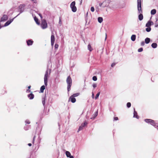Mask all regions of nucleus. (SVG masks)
<instances>
[{
  "label": "nucleus",
  "mask_w": 158,
  "mask_h": 158,
  "mask_svg": "<svg viewBox=\"0 0 158 158\" xmlns=\"http://www.w3.org/2000/svg\"><path fill=\"white\" fill-rule=\"evenodd\" d=\"M34 20L35 21L36 23H37V24L39 25H40V23L39 21V20L35 16L34 17Z\"/></svg>",
  "instance_id": "obj_18"
},
{
  "label": "nucleus",
  "mask_w": 158,
  "mask_h": 158,
  "mask_svg": "<svg viewBox=\"0 0 158 158\" xmlns=\"http://www.w3.org/2000/svg\"><path fill=\"white\" fill-rule=\"evenodd\" d=\"M88 49L90 51H91L93 50V48L91 47L90 45L89 44L88 45Z\"/></svg>",
  "instance_id": "obj_24"
},
{
  "label": "nucleus",
  "mask_w": 158,
  "mask_h": 158,
  "mask_svg": "<svg viewBox=\"0 0 158 158\" xmlns=\"http://www.w3.org/2000/svg\"><path fill=\"white\" fill-rule=\"evenodd\" d=\"M137 9L139 13H142L141 0H137Z\"/></svg>",
  "instance_id": "obj_4"
},
{
  "label": "nucleus",
  "mask_w": 158,
  "mask_h": 158,
  "mask_svg": "<svg viewBox=\"0 0 158 158\" xmlns=\"http://www.w3.org/2000/svg\"><path fill=\"white\" fill-rule=\"evenodd\" d=\"M98 112H96L95 113V114H94V118H95L98 115Z\"/></svg>",
  "instance_id": "obj_40"
},
{
  "label": "nucleus",
  "mask_w": 158,
  "mask_h": 158,
  "mask_svg": "<svg viewBox=\"0 0 158 158\" xmlns=\"http://www.w3.org/2000/svg\"><path fill=\"white\" fill-rule=\"evenodd\" d=\"M79 95H80V93H75V94H73L72 96H73V97L75 98V97H76L78 96Z\"/></svg>",
  "instance_id": "obj_26"
},
{
  "label": "nucleus",
  "mask_w": 158,
  "mask_h": 158,
  "mask_svg": "<svg viewBox=\"0 0 158 158\" xmlns=\"http://www.w3.org/2000/svg\"><path fill=\"white\" fill-rule=\"evenodd\" d=\"M58 45L57 44H55V48L56 49H57L58 48Z\"/></svg>",
  "instance_id": "obj_38"
},
{
  "label": "nucleus",
  "mask_w": 158,
  "mask_h": 158,
  "mask_svg": "<svg viewBox=\"0 0 158 158\" xmlns=\"http://www.w3.org/2000/svg\"><path fill=\"white\" fill-rule=\"evenodd\" d=\"M13 21V19L8 21L4 24V26H6L9 25Z\"/></svg>",
  "instance_id": "obj_12"
},
{
  "label": "nucleus",
  "mask_w": 158,
  "mask_h": 158,
  "mask_svg": "<svg viewBox=\"0 0 158 158\" xmlns=\"http://www.w3.org/2000/svg\"><path fill=\"white\" fill-rule=\"evenodd\" d=\"M61 22V19H60L59 23H60V22Z\"/></svg>",
  "instance_id": "obj_52"
},
{
  "label": "nucleus",
  "mask_w": 158,
  "mask_h": 158,
  "mask_svg": "<svg viewBox=\"0 0 158 158\" xmlns=\"http://www.w3.org/2000/svg\"><path fill=\"white\" fill-rule=\"evenodd\" d=\"M66 155L67 157H69L71 156L70 153L68 151H67L65 152Z\"/></svg>",
  "instance_id": "obj_23"
},
{
  "label": "nucleus",
  "mask_w": 158,
  "mask_h": 158,
  "mask_svg": "<svg viewBox=\"0 0 158 158\" xmlns=\"http://www.w3.org/2000/svg\"><path fill=\"white\" fill-rule=\"evenodd\" d=\"M87 124V123L85 121L84 122V123H82L81 126H82L83 127H84L85 126H86Z\"/></svg>",
  "instance_id": "obj_28"
},
{
  "label": "nucleus",
  "mask_w": 158,
  "mask_h": 158,
  "mask_svg": "<svg viewBox=\"0 0 158 158\" xmlns=\"http://www.w3.org/2000/svg\"><path fill=\"white\" fill-rule=\"evenodd\" d=\"M156 9H153L151 10V14L152 15H154L156 14Z\"/></svg>",
  "instance_id": "obj_21"
},
{
  "label": "nucleus",
  "mask_w": 158,
  "mask_h": 158,
  "mask_svg": "<svg viewBox=\"0 0 158 158\" xmlns=\"http://www.w3.org/2000/svg\"><path fill=\"white\" fill-rule=\"evenodd\" d=\"M152 47L153 48H156L157 47V44L156 43H153L152 44Z\"/></svg>",
  "instance_id": "obj_22"
},
{
  "label": "nucleus",
  "mask_w": 158,
  "mask_h": 158,
  "mask_svg": "<svg viewBox=\"0 0 158 158\" xmlns=\"http://www.w3.org/2000/svg\"><path fill=\"white\" fill-rule=\"evenodd\" d=\"M92 79L94 81H96L97 79V77L95 76L93 77Z\"/></svg>",
  "instance_id": "obj_34"
},
{
  "label": "nucleus",
  "mask_w": 158,
  "mask_h": 158,
  "mask_svg": "<svg viewBox=\"0 0 158 158\" xmlns=\"http://www.w3.org/2000/svg\"><path fill=\"white\" fill-rule=\"evenodd\" d=\"M98 21L100 23H101L103 21V19L102 17H99L98 18Z\"/></svg>",
  "instance_id": "obj_25"
},
{
  "label": "nucleus",
  "mask_w": 158,
  "mask_h": 158,
  "mask_svg": "<svg viewBox=\"0 0 158 158\" xmlns=\"http://www.w3.org/2000/svg\"><path fill=\"white\" fill-rule=\"evenodd\" d=\"M76 2L75 1L73 2L70 4V7L71 8L73 12H75L77 10V8L75 6Z\"/></svg>",
  "instance_id": "obj_2"
},
{
  "label": "nucleus",
  "mask_w": 158,
  "mask_h": 158,
  "mask_svg": "<svg viewBox=\"0 0 158 158\" xmlns=\"http://www.w3.org/2000/svg\"><path fill=\"white\" fill-rule=\"evenodd\" d=\"M48 72L47 70L46 71L44 77V83L45 85L46 86L47 85L48 78Z\"/></svg>",
  "instance_id": "obj_6"
},
{
  "label": "nucleus",
  "mask_w": 158,
  "mask_h": 158,
  "mask_svg": "<svg viewBox=\"0 0 158 158\" xmlns=\"http://www.w3.org/2000/svg\"><path fill=\"white\" fill-rule=\"evenodd\" d=\"M115 65V63H113L111 65V66L113 67H114Z\"/></svg>",
  "instance_id": "obj_45"
},
{
  "label": "nucleus",
  "mask_w": 158,
  "mask_h": 158,
  "mask_svg": "<svg viewBox=\"0 0 158 158\" xmlns=\"http://www.w3.org/2000/svg\"><path fill=\"white\" fill-rule=\"evenodd\" d=\"M151 23H152V21H149L146 25V26L148 27H150L151 25Z\"/></svg>",
  "instance_id": "obj_15"
},
{
  "label": "nucleus",
  "mask_w": 158,
  "mask_h": 158,
  "mask_svg": "<svg viewBox=\"0 0 158 158\" xmlns=\"http://www.w3.org/2000/svg\"><path fill=\"white\" fill-rule=\"evenodd\" d=\"M45 89V86L44 85H43L42 86H41L40 89V91L41 92L43 93Z\"/></svg>",
  "instance_id": "obj_19"
},
{
  "label": "nucleus",
  "mask_w": 158,
  "mask_h": 158,
  "mask_svg": "<svg viewBox=\"0 0 158 158\" xmlns=\"http://www.w3.org/2000/svg\"><path fill=\"white\" fill-rule=\"evenodd\" d=\"M131 103L130 102H127V106L128 108H129L131 107Z\"/></svg>",
  "instance_id": "obj_31"
},
{
  "label": "nucleus",
  "mask_w": 158,
  "mask_h": 158,
  "mask_svg": "<svg viewBox=\"0 0 158 158\" xmlns=\"http://www.w3.org/2000/svg\"><path fill=\"white\" fill-rule=\"evenodd\" d=\"M141 46H143L145 44V43H144V41H142L141 42Z\"/></svg>",
  "instance_id": "obj_41"
},
{
  "label": "nucleus",
  "mask_w": 158,
  "mask_h": 158,
  "mask_svg": "<svg viewBox=\"0 0 158 158\" xmlns=\"http://www.w3.org/2000/svg\"><path fill=\"white\" fill-rule=\"evenodd\" d=\"M134 117H135L137 118H138V116L137 115V112L135 111V109H134Z\"/></svg>",
  "instance_id": "obj_17"
},
{
  "label": "nucleus",
  "mask_w": 158,
  "mask_h": 158,
  "mask_svg": "<svg viewBox=\"0 0 158 158\" xmlns=\"http://www.w3.org/2000/svg\"><path fill=\"white\" fill-rule=\"evenodd\" d=\"M66 82L68 84V90L69 91L71 89V87L72 85V80L70 76H69L67 78Z\"/></svg>",
  "instance_id": "obj_1"
},
{
  "label": "nucleus",
  "mask_w": 158,
  "mask_h": 158,
  "mask_svg": "<svg viewBox=\"0 0 158 158\" xmlns=\"http://www.w3.org/2000/svg\"><path fill=\"white\" fill-rule=\"evenodd\" d=\"M157 127H158V125L157 126Z\"/></svg>",
  "instance_id": "obj_55"
},
{
  "label": "nucleus",
  "mask_w": 158,
  "mask_h": 158,
  "mask_svg": "<svg viewBox=\"0 0 158 158\" xmlns=\"http://www.w3.org/2000/svg\"><path fill=\"white\" fill-rule=\"evenodd\" d=\"M114 120H118V117H114Z\"/></svg>",
  "instance_id": "obj_42"
},
{
  "label": "nucleus",
  "mask_w": 158,
  "mask_h": 158,
  "mask_svg": "<svg viewBox=\"0 0 158 158\" xmlns=\"http://www.w3.org/2000/svg\"><path fill=\"white\" fill-rule=\"evenodd\" d=\"M145 121L148 123H149L152 125L155 126L156 125V123L154 121L151 119H146L145 120Z\"/></svg>",
  "instance_id": "obj_5"
},
{
  "label": "nucleus",
  "mask_w": 158,
  "mask_h": 158,
  "mask_svg": "<svg viewBox=\"0 0 158 158\" xmlns=\"http://www.w3.org/2000/svg\"><path fill=\"white\" fill-rule=\"evenodd\" d=\"M93 86L94 88H95L97 87V85L96 83H94L93 85Z\"/></svg>",
  "instance_id": "obj_39"
},
{
  "label": "nucleus",
  "mask_w": 158,
  "mask_h": 158,
  "mask_svg": "<svg viewBox=\"0 0 158 158\" xmlns=\"http://www.w3.org/2000/svg\"><path fill=\"white\" fill-rule=\"evenodd\" d=\"M34 95L32 93L29 94L28 95V97L30 99H32L34 98Z\"/></svg>",
  "instance_id": "obj_13"
},
{
  "label": "nucleus",
  "mask_w": 158,
  "mask_h": 158,
  "mask_svg": "<svg viewBox=\"0 0 158 158\" xmlns=\"http://www.w3.org/2000/svg\"><path fill=\"white\" fill-rule=\"evenodd\" d=\"M90 10L92 12H94V9L93 7H91L90 8Z\"/></svg>",
  "instance_id": "obj_36"
},
{
  "label": "nucleus",
  "mask_w": 158,
  "mask_h": 158,
  "mask_svg": "<svg viewBox=\"0 0 158 158\" xmlns=\"http://www.w3.org/2000/svg\"><path fill=\"white\" fill-rule=\"evenodd\" d=\"M69 157V158H74L73 156L71 155Z\"/></svg>",
  "instance_id": "obj_48"
},
{
  "label": "nucleus",
  "mask_w": 158,
  "mask_h": 158,
  "mask_svg": "<svg viewBox=\"0 0 158 158\" xmlns=\"http://www.w3.org/2000/svg\"><path fill=\"white\" fill-rule=\"evenodd\" d=\"M31 87V86L30 85L28 87V89L27 90V91H28L29 92H31V90H29Z\"/></svg>",
  "instance_id": "obj_37"
},
{
  "label": "nucleus",
  "mask_w": 158,
  "mask_h": 158,
  "mask_svg": "<svg viewBox=\"0 0 158 158\" xmlns=\"http://www.w3.org/2000/svg\"><path fill=\"white\" fill-rule=\"evenodd\" d=\"M25 122L27 124H29L30 123V122L28 120H26Z\"/></svg>",
  "instance_id": "obj_44"
},
{
  "label": "nucleus",
  "mask_w": 158,
  "mask_h": 158,
  "mask_svg": "<svg viewBox=\"0 0 158 158\" xmlns=\"http://www.w3.org/2000/svg\"><path fill=\"white\" fill-rule=\"evenodd\" d=\"M25 6L24 4H21L19 6V8L20 10V12H22L24 10V8Z\"/></svg>",
  "instance_id": "obj_9"
},
{
  "label": "nucleus",
  "mask_w": 158,
  "mask_h": 158,
  "mask_svg": "<svg viewBox=\"0 0 158 158\" xmlns=\"http://www.w3.org/2000/svg\"><path fill=\"white\" fill-rule=\"evenodd\" d=\"M55 40V37L53 34L51 36V44L52 46L54 45Z\"/></svg>",
  "instance_id": "obj_7"
},
{
  "label": "nucleus",
  "mask_w": 158,
  "mask_h": 158,
  "mask_svg": "<svg viewBox=\"0 0 158 158\" xmlns=\"http://www.w3.org/2000/svg\"><path fill=\"white\" fill-rule=\"evenodd\" d=\"M42 102L43 105L44 106L45 104V99L44 98H42Z\"/></svg>",
  "instance_id": "obj_33"
},
{
  "label": "nucleus",
  "mask_w": 158,
  "mask_h": 158,
  "mask_svg": "<svg viewBox=\"0 0 158 158\" xmlns=\"http://www.w3.org/2000/svg\"><path fill=\"white\" fill-rule=\"evenodd\" d=\"M143 51V48H140L138 49V52H140Z\"/></svg>",
  "instance_id": "obj_35"
},
{
  "label": "nucleus",
  "mask_w": 158,
  "mask_h": 158,
  "mask_svg": "<svg viewBox=\"0 0 158 158\" xmlns=\"http://www.w3.org/2000/svg\"><path fill=\"white\" fill-rule=\"evenodd\" d=\"M39 15L40 16L41 18V19H42V15L40 14H39Z\"/></svg>",
  "instance_id": "obj_49"
},
{
  "label": "nucleus",
  "mask_w": 158,
  "mask_h": 158,
  "mask_svg": "<svg viewBox=\"0 0 158 158\" xmlns=\"http://www.w3.org/2000/svg\"><path fill=\"white\" fill-rule=\"evenodd\" d=\"M142 13H139L140 14L139 15L138 18L139 20H142L143 19V15L142 14Z\"/></svg>",
  "instance_id": "obj_14"
},
{
  "label": "nucleus",
  "mask_w": 158,
  "mask_h": 158,
  "mask_svg": "<svg viewBox=\"0 0 158 158\" xmlns=\"http://www.w3.org/2000/svg\"><path fill=\"white\" fill-rule=\"evenodd\" d=\"M8 19V17L6 15H4L1 19V21H3L7 20Z\"/></svg>",
  "instance_id": "obj_8"
},
{
  "label": "nucleus",
  "mask_w": 158,
  "mask_h": 158,
  "mask_svg": "<svg viewBox=\"0 0 158 158\" xmlns=\"http://www.w3.org/2000/svg\"><path fill=\"white\" fill-rule=\"evenodd\" d=\"M27 43L28 46L31 45L33 43V41L31 40H28L27 41Z\"/></svg>",
  "instance_id": "obj_10"
},
{
  "label": "nucleus",
  "mask_w": 158,
  "mask_h": 158,
  "mask_svg": "<svg viewBox=\"0 0 158 158\" xmlns=\"http://www.w3.org/2000/svg\"><path fill=\"white\" fill-rule=\"evenodd\" d=\"M158 24H155V27H158Z\"/></svg>",
  "instance_id": "obj_50"
},
{
  "label": "nucleus",
  "mask_w": 158,
  "mask_h": 158,
  "mask_svg": "<svg viewBox=\"0 0 158 158\" xmlns=\"http://www.w3.org/2000/svg\"><path fill=\"white\" fill-rule=\"evenodd\" d=\"M92 98H94V93L93 92L92 93Z\"/></svg>",
  "instance_id": "obj_46"
},
{
  "label": "nucleus",
  "mask_w": 158,
  "mask_h": 158,
  "mask_svg": "<svg viewBox=\"0 0 158 158\" xmlns=\"http://www.w3.org/2000/svg\"><path fill=\"white\" fill-rule=\"evenodd\" d=\"M35 138V136H34L33 137V142H32V143L33 144H34V143Z\"/></svg>",
  "instance_id": "obj_43"
},
{
  "label": "nucleus",
  "mask_w": 158,
  "mask_h": 158,
  "mask_svg": "<svg viewBox=\"0 0 158 158\" xmlns=\"http://www.w3.org/2000/svg\"><path fill=\"white\" fill-rule=\"evenodd\" d=\"M150 39L148 38H146L145 40V42L146 44H148L150 42Z\"/></svg>",
  "instance_id": "obj_20"
},
{
  "label": "nucleus",
  "mask_w": 158,
  "mask_h": 158,
  "mask_svg": "<svg viewBox=\"0 0 158 158\" xmlns=\"http://www.w3.org/2000/svg\"><path fill=\"white\" fill-rule=\"evenodd\" d=\"M6 93V92L4 90H2L1 91V94L3 95Z\"/></svg>",
  "instance_id": "obj_32"
},
{
  "label": "nucleus",
  "mask_w": 158,
  "mask_h": 158,
  "mask_svg": "<svg viewBox=\"0 0 158 158\" xmlns=\"http://www.w3.org/2000/svg\"><path fill=\"white\" fill-rule=\"evenodd\" d=\"M151 25H153L154 23H153V22H152V23H151Z\"/></svg>",
  "instance_id": "obj_53"
},
{
  "label": "nucleus",
  "mask_w": 158,
  "mask_h": 158,
  "mask_svg": "<svg viewBox=\"0 0 158 158\" xmlns=\"http://www.w3.org/2000/svg\"><path fill=\"white\" fill-rule=\"evenodd\" d=\"M100 94V92H98V93L96 95L95 98L96 99H97L98 98V97Z\"/></svg>",
  "instance_id": "obj_29"
},
{
  "label": "nucleus",
  "mask_w": 158,
  "mask_h": 158,
  "mask_svg": "<svg viewBox=\"0 0 158 158\" xmlns=\"http://www.w3.org/2000/svg\"><path fill=\"white\" fill-rule=\"evenodd\" d=\"M136 37V36L135 35H132L131 37V40L133 41H135V40Z\"/></svg>",
  "instance_id": "obj_16"
},
{
  "label": "nucleus",
  "mask_w": 158,
  "mask_h": 158,
  "mask_svg": "<svg viewBox=\"0 0 158 158\" xmlns=\"http://www.w3.org/2000/svg\"><path fill=\"white\" fill-rule=\"evenodd\" d=\"M28 145L29 146H31L32 144H31V143H29L28 144Z\"/></svg>",
  "instance_id": "obj_47"
},
{
  "label": "nucleus",
  "mask_w": 158,
  "mask_h": 158,
  "mask_svg": "<svg viewBox=\"0 0 158 158\" xmlns=\"http://www.w3.org/2000/svg\"><path fill=\"white\" fill-rule=\"evenodd\" d=\"M83 128V127L82 126H80L78 130L77 131V132H78L82 130Z\"/></svg>",
  "instance_id": "obj_27"
},
{
  "label": "nucleus",
  "mask_w": 158,
  "mask_h": 158,
  "mask_svg": "<svg viewBox=\"0 0 158 158\" xmlns=\"http://www.w3.org/2000/svg\"><path fill=\"white\" fill-rule=\"evenodd\" d=\"M106 38H107V35H106V37H105V40H106Z\"/></svg>",
  "instance_id": "obj_51"
},
{
  "label": "nucleus",
  "mask_w": 158,
  "mask_h": 158,
  "mask_svg": "<svg viewBox=\"0 0 158 158\" xmlns=\"http://www.w3.org/2000/svg\"><path fill=\"white\" fill-rule=\"evenodd\" d=\"M41 27L42 29H44L47 28V24L46 20L43 19L41 20Z\"/></svg>",
  "instance_id": "obj_3"
},
{
  "label": "nucleus",
  "mask_w": 158,
  "mask_h": 158,
  "mask_svg": "<svg viewBox=\"0 0 158 158\" xmlns=\"http://www.w3.org/2000/svg\"><path fill=\"white\" fill-rule=\"evenodd\" d=\"M81 3H82V0H81Z\"/></svg>",
  "instance_id": "obj_54"
},
{
  "label": "nucleus",
  "mask_w": 158,
  "mask_h": 158,
  "mask_svg": "<svg viewBox=\"0 0 158 158\" xmlns=\"http://www.w3.org/2000/svg\"><path fill=\"white\" fill-rule=\"evenodd\" d=\"M146 31L147 32H149L151 30V28L150 27H148L146 29Z\"/></svg>",
  "instance_id": "obj_30"
},
{
  "label": "nucleus",
  "mask_w": 158,
  "mask_h": 158,
  "mask_svg": "<svg viewBox=\"0 0 158 158\" xmlns=\"http://www.w3.org/2000/svg\"><path fill=\"white\" fill-rule=\"evenodd\" d=\"M70 100L73 103L75 102L76 101V99L72 96H71L70 97L69 100Z\"/></svg>",
  "instance_id": "obj_11"
}]
</instances>
